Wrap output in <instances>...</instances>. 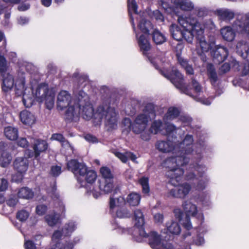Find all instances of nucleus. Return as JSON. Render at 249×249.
<instances>
[{"label":"nucleus","instance_id":"51","mask_svg":"<svg viewBox=\"0 0 249 249\" xmlns=\"http://www.w3.org/2000/svg\"><path fill=\"white\" fill-rule=\"evenodd\" d=\"M48 208L44 204L37 205L36 208V212L37 214L43 215L45 214L47 211Z\"/></svg>","mask_w":249,"mask_h":249},{"label":"nucleus","instance_id":"10","mask_svg":"<svg viewBox=\"0 0 249 249\" xmlns=\"http://www.w3.org/2000/svg\"><path fill=\"white\" fill-rule=\"evenodd\" d=\"M67 169L71 172L76 177L78 182L83 185L84 181H81L80 176L86 172L87 166L83 162H80L77 159H71L66 164Z\"/></svg>","mask_w":249,"mask_h":249},{"label":"nucleus","instance_id":"63","mask_svg":"<svg viewBox=\"0 0 249 249\" xmlns=\"http://www.w3.org/2000/svg\"><path fill=\"white\" fill-rule=\"evenodd\" d=\"M150 133L148 132L142 131L141 134V139L144 141H148L151 138Z\"/></svg>","mask_w":249,"mask_h":249},{"label":"nucleus","instance_id":"20","mask_svg":"<svg viewBox=\"0 0 249 249\" xmlns=\"http://www.w3.org/2000/svg\"><path fill=\"white\" fill-rule=\"evenodd\" d=\"M155 147L162 153L170 152L174 149L173 143L170 141H158L156 143Z\"/></svg>","mask_w":249,"mask_h":249},{"label":"nucleus","instance_id":"12","mask_svg":"<svg viewBox=\"0 0 249 249\" xmlns=\"http://www.w3.org/2000/svg\"><path fill=\"white\" fill-rule=\"evenodd\" d=\"M191 189L190 185L185 183L171 189L167 196L174 198H184L189 194Z\"/></svg>","mask_w":249,"mask_h":249},{"label":"nucleus","instance_id":"60","mask_svg":"<svg viewBox=\"0 0 249 249\" xmlns=\"http://www.w3.org/2000/svg\"><path fill=\"white\" fill-rule=\"evenodd\" d=\"M8 187V181L5 178H0V191H4Z\"/></svg>","mask_w":249,"mask_h":249},{"label":"nucleus","instance_id":"53","mask_svg":"<svg viewBox=\"0 0 249 249\" xmlns=\"http://www.w3.org/2000/svg\"><path fill=\"white\" fill-rule=\"evenodd\" d=\"M130 1H129L127 0V6H128V11L132 10L133 11L135 14H137V9H138V5L137 4V3L135 1V0H130Z\"/></svg>","mask_w":249,"mask_h":249},{"label":"nucleus","instance_id":"5","mask_svg":"<svg viewBox=\"0 0 249 249\" xmlns=\"http://www.w3.org/2000/svg\"><path fill=\"white\" fill-rule=\"evenodd\" d=\"M49 91L48 85L45 83L39 84L34 93L36 101L39 103L45 101L46 108L51 109L54 105V96L51 95H48Z\"/></svg>","mask_w":249,"mask_h":249},{"label":"nucleus","instance_id":"9","mask_svg":"<svg viewBox=\"0 0 249 249\" xmlns=\"http://www.w3.org/2000/svg\"><path fill=\"white\" fill-rule=\"evenodd\" d=\"M31 147L33 150L27 149L25 150L24 156L28 158L37 159L41 153L45 152L47 150L48 144L45 140L36 139Z\"/></svg>","mask_w":249,"mask_h":249},{"label":"nucleus","instance_id":"22","mask_svg":"<svg viewBox=\"0 0 249 249\" xmlns=\"http://www.w3.org/2000/svg\"><path fill=\"white\" fill-rule=\"evenodd\" d=\"M188 179H196L198 180V182L196 186V190L199 191H202L205 189L206 185L209 181V179L207 177H204L202 178L196 177V175L194 173H190L187 176Z\"/></svg>","mask_w":249,"mask_h":249},{"label":"nucleus","instance_id":"48","mask_svg":"<svg viewBox=\"0 0 249 249\" xmlns=\"http://www.w3.org/2000/svg\"><path fill=\"white\" fill-rule=\"evenodd\" d=\"M195 170L197 172V175L196 176H197V177L202 178L204 177H207L206 176H204L205 172L206 170L205 166L197 164L195 167Z\"/></svg>","mask_w":249,"mask_h":249},{"label":"nucleus","instance_id":"49","mask_svg":"<svg viewBox=\"0 0 249 249\" xmlns=\"http://www.w3.org/2000/svg\"><path fill=\"white\" fill-rule=\"evenodd\" d=\"M94 109L92 107H89L88 108L84 107L83 112L84 117L87 120L90 119L93 115Z\"/></svg>","mask_w":249,"mask_h":249},{"label":"nucleus","instance_id":"19","mask_svg":"<svg viewBox=\"0 0 249 249\" xmlns=\"http://www.w3.org/2000/svg\"><path fill=\"white\" fill-rule=\"evenodd\" d=\"M0 76L2 80V89L5 92L8 91L14 86V77L11 74L6 72L3 74H0Z\"/></svg>","mask_w":249,"mask_h":249},{"label":"nucleus","instance_id":"3","mask_svg":"<svg viewBox=\"0 0 249 249\" xmlns=\"http://www.w3.org/2000/svg\"><path fill=\"white\" fill-rule=\"evenodd\" d=\"M178 21L180 26L193 35V37L195 36L197 38L203 36L204 32V25L199 22L198 19L193 17L192 15L184 17H179Z\"/></svg>","mask_w":249,"mask_h":249},{"label":"nucleus","instance_id":"6","mask_svg":"<svg viewBox=\"0 0 249 249\" xmlns=\"http://www.w3.org/2000/svg\"><path fill=\"white\" fill-rule=\"evenodd\" d=\"M100 172L103 177L102 180H99V188L105 193H108L112 191L113 188V175L111 170L107 166L100 168Z\"/></svg>","mask_w":249,"mask_h":249},{"label":"nucleus","instance_id":"55","mask_svg":"<svg viewBox=\"0 0 249 249\" xmlns=\"http://www.w3.org/2000/svg\"><path fill=\"white\" fill-rule=\"evenodd\" d=\"M231 69V65L228 63H225L219 68V74H224L228 72Z\"/></svg>","mask_w":249,"mask_h":249},{"label":"nucleus","instance_id":"1","mask_svg":"<svg viewBox=\"0 0 249 249\" xmlns=\"http://www.w3.org/2000/svg\"><path fill=\"white\" fill-rule=\"evenodd\" d=\"M153 65L157 70H159L160 73L163 76L170 80L172 83L177 89H179L181 92L190 97H193L192 89L191 88V85H185L183 82V76L178 70L177 69L172 70L170 72L167 73L160 69L157 64L154 63ZM191 86L193 87L195 92L196 93L200 92L202 90L201 86L200 84L194 78H192Z\"/></svg>","mask_w":249,"mask_h":249},{"label":"nucleus","instance_id":"28","mask_svg":"<svg viewBox=\"0 0 249 249\" xmlns=\"http://www.w3.org/2000/svg\"><path fill=\"white\" fill-rule=\"evenodd\" d=\"M207 75L212 86H214L218 81V76L214 66L209 64L207 68Z\"/></svg>","mask_w":249,"mask_h":249},{"label":"nucleus","instance_id":"38","mask_svg":"<svg viewBox=\"0 0 249 249\" xmlns=\"http://www.w3.org/2000/svg\"><path fill=\"white\" fill-rule=\"evenodd\" d=\"M133 126V123L129 118H124L122 122V133L127 135L131 130Z\"/></svg>","mask_w":249,"mask_h":249},{"label":"nucleus","instance_id":"29","mask_svg":"<svg viewBox=\"0 0 249 249\" xmlns=\"http://www.w3.org/2000/svg\"><path fill=\"white\" fill-rule=\"evenodd\" d=\"M182 207L186 213V215L195 216L197 212V207L189 201H185L182 204Z\"/></svg>","mask_w":249,"mask_h":249},{"label":"nucleus","instance_id":"13","mask_svg":"<svg viewBox=\"0 0 249 249\" xmlns=\"http://www.w3.org/2000/svg\"><path fill=\"white\" fill-rule=\"evenodd\" d=\"M213 61L215 64H219L224 62L229 54L228 49L223 46H216L211 52Z\"/></svg>","mask_w":249,"mask_h":249},{"label":"nucleus","instance_id":"24","mask_svg":"<svg viewBox=\"0 0 249 249\" xmlns=\"http://www.w3.org/2000/svg\"><path fill=\"white\" fill-rule=\"evenodd\" d=\"M174 3L177 8L185 11H192L194 7L193 3L189 0H175Z\"/></svg>","mask_w":249,"mask_h":249},{"label":"nucleus","instance_id":"57","mask_svg":"<svg viewBox=\"0 0 249 249\" xmlns=\"http://www.w3.org/2000/svg\"><path fill=\"white\" fill-rule=\"evenodd\" d=\"M25 249H36V246L34 242L30 240H27L24 244Z\"/></svg>","mask_w":249,"mask_h":249},{"label":"nucleus","instance_id":"4","mask_svg":"<svg viewBox=\"0 0 249 249\" xmlns=\"http://www.w3.org/2000/svg\"><path fill=\"white\" fill-rule=\"evenodd\" d=\"M139 232L141 236L148 238L149 244L153 249H172V245L166 241L162 242L160 235L155 231L146 233L144 229H141Z\"/></svg>","mask_w":249,"mask_h":249},{"label":"nucleus","instance_id":"25","mask_svg":"<svg viewBox=\"0 0 249 249\" xmlns=\"http://www.w3.org/2000/svg\"><path fill=\"white\" fill-rule=\"evenodd\" d=\"M221 35L223 38L227 41L231 42L234 40L235 33L232 28L230 26L225 27L221 29Z\"/></svg>","mask_w":249,"mask_h":249},{"label":"nucleus","instance_id":"33","mask_svg":"<svg viewBox=\"0 0 249 249\" xmlns=\"http://www.w3.org/2000/svg\"><path fill=\"white\" fill-rule=\"evenodd\" d=\"M139 183L142 188V193L146 196H150V186L148 177L143 176L139 179Z\"/></svg>","mask_w":249,"mask_h":249},{"label":"nucleus","instance_id":"45","mask_svg":"<svg viewBox=\"0 0 249 249\" xmlns=\"http://www.w3.org/2000/svg\"><path fill=\"white\" fill-rule=\"evenodd\" d=\"M237 47L238 48V51L240 52L241 56L245 58L247 57L249 53V47L246 43L242 44L239 42L237 44Z\"/></svg>","mask_w":249,"mask_h":249},{"label":"nucleus","instance_id":"56","mask_svg":"<svg viewBox=\"0 0 249 249\" xmlns=\"http://www.w3.org/2000/svg\"><path fill=\"white\" fill-rule=\"evenodd\" d=\"M165 129L167 135H170L174 131L177 130L176 126L172 124H166Z\"/></svg>","mask_w":249,"mask_h":249},{"label":"nucleus","instance_id":"50","mask_svg":"<svg viewBox=\"0 0 249 249\" xmlns=\"http://www.w3.org/2000/svg\"><path fill=\"white\" fill-rule=\"evenodd\" d=\"M61 167L58 165H53L51 168L50 174L53 177H58L61 173Z\"/></svg>","mask_w":249,"mask_h":249},{"label":"nucleus","instance_id":"2","mask_svg":"<svg viewBox=\"0 0 249 249\" xmlns=\"http://www.w3.org/2000/svg\"><path fill=\"white\" fill-rule=\"evenodd\" d=\"M189 161V159L184 155H178L168 158L165 160L168 171L166 172V176L171 180L175 179L177 182L183 175L184 170L182 166L186 165Z\"/></svg>","mask_w":249,"mask_h":249},{"label":"nucleus","instance_id":"30","mask_svg":"<svg viewBox=\"0 0 249 249\" xmlns=\"http://www.w3.org/2000/svg\"><path fill=\"white\" fill-rule=\"evenodd\" d=\"M138 27L142 33L147 35L150 34V30L153 28L151 22L144 18H142L140 21Z\"/></svg>","mask_w":249,"mask_h":249},{"label":"nucleus","instance_id":"46","mask_svg":"<svg viewBox=\"0 0 249 249\" xmlns=\"http://www.w3.org/2000/svg\"><path fill=\"white\" fill-rule=\"evenodd\" d=\"M8 69L7 60L4 55H0V74H3Z\"/></svg>","mask_w":249,"mask_h":249},{"label":"nucleus","instance_id":"18","mask_svg":"<svg viewBox=\"0 0 249 249\" xmlns=\"http://www.w3.org/2000/svg\"><path fill=\"white\" fill-rule=\"evenodd\" d=\"M20 121L25 125L31 126L36 122L35 116L26 109L21 111L19 113Z\"/></svg>","mask_w":249,"mask_h":249},{"label":"nucleus","instance_id":"17","mask_svg":"<svg viewBox=\"0 0 249 249\" xmlns=\"http://www.w3.org/2000/svg\"><path fill=\"white\" fill-rule=\"evenodd\" d=\"M235 25L239 27V30L242 33L249 36V13L242 17L240 19L236 20Z\"/></svg>","mask_w":249,"mask_h":249},{"label":"nucleus","instance_id":"40","mask_svg":"<svg viewBox=\"0 0 249 249\" xmlns=\"http://www.w3.org/2000/svg\"><path fill=\"white\" fill-rule=\"evenodd\" d=\"M162 122L160 120H155L152 123L149 131L151 133L157 134L161 131V127L162 126Z\"/></svg>","mask_w":249,"mask_h":249},{"label":"nucleus","instance_id":"64","mask_svg":"<svg viewBox=\"0 0 249 249\" xmlns=\"http://www.w3.org/2000/svg\"><path fill=\"white\" fill-rule=\"evenodd\" d=\"M63 236V233L61 231L59 230L55 231L53 234V240H60Z\"/></svg>","mask_w":249,"mask_h":249},{"label":"nucleus","instance_id":"41","mask_svg":"<svg viewBox=\"0 0 249 249\" xmlns=\"http://www.w3.org/2000/svg\"><path fill=\"white\" fill-rule=\"evenodd\" d=\"M65 111L64 114V119L67 123L71 122L75 115V108L74 106H70Z\"/></svg>","mask_w":249,"mask_h":249},{"label":"nucleus","instance_id":"32","mask_svg":"<svg viewBox=\"0 0 249 249\" xmlns=\"http://www.w3.org/2000/svg\"><path fill=\"white\" fill-rule=\"evenodd\" d=\"M153 42L157 45H160L166 41L165 36L157 29H154L152 33Z\"/></svg>","mask_w":249,"mask_h":249},{"label":"nucleus","instance_id":"54","mask_svg":"<svg viewBox=\"0 0 249 249\" xmlns=\"http://www.w3.org/2000/svg\"><path fill=\"white\" fill-rule=\"evenodd\" d=\"M152 17L157 21H159L160 22L164 21V16L159 10H156L153 12Z\"/></svg>","mask_w":249,"mask_h":249},{"label":"nucleus","instance_id":"61","mask_svg":"<svg viewBox=\"0 0 249 249\" xmlns=\"http://www.w3.org/2000/svg\"><path fill=\"white\" fill-rule=\"evenodd\" d=\"M115 155L124 163H126L128 160L127 157L124 153L120 152H117L115 153Z\"/></svg>","mask_w":249,"mask_h":249},{"label":"nucleus","instance_id":"58","mask_svg":"<svg viewBox=\"0 0 249 249\" xmlns=\"http://www.w3.org/2000/svg\"><path fill=\"white\" fill-rule=\"evenodd\" d=\"M52 139L54 140L57 141L61 142H63L65 141V138L63 135L60 133H55L52 135Z\"/></svg>","mask_w":249,"mask_h":249},{"label":"nucleus","instance_id":"27","mask_svg":"<svg viewBox=\"0 0 249 249\" xmlns=\"http://www.w3.org/2000/svg\"><path fill=\"white\" fill-rule=\"evenodd\" d=\"M134 215L135 221V226L139 229V231L143 228L144 224V219L143 213L140 209H136L134 212Z\"/></svg>","mask_w":249,"mask_h":249},{"label":"nucleus","instance_id":"15","mask_svg":"<svg viewBox=\"0 0 249 249\" xmlns=\"http://www.w3.org/2000/svg\"><path fill=\"white\" fill-rule=\"evenodd\" d=\"M71 97L68 91H61L57 96V106L61 109L70 106Z\"/></svg>","mask_w":249,"mask_h":249},{"label":"nucleus","instance_id":"59","mask_svg":"<svg viewBox=\"0 0 249 249\" xmlns=\"http://www.w3.org/2000/svg\"><path fill=\"white\" fill-rule=\"evenodd\" d=\"M18 144L21 147L27 148L29 146V142L26 138H21L18 141Z\"/></svg>","mask_w":249,"mask_h":249},{"label":"nucleus","instance_id":"35","mask_svg":"<svg viewBox=\"0 0 249 249\" xmlns=\"http://www.w3.org/2000/svg\"><path fill=\"white\" fill-rule=\"evenodd\" d=\"M166 227L168 232L173 234L178 235L180 233L181 228L177 222L171 221L166 223Z\"/></svg>","mask_w":249,"mask_h":249},{"label":"nucleus","instance_id":"43","mask_svg":"<svg viewBox=\"0 0 249 249\" xmlns=\"http://www.w3.org/2000/svg\"><path fill=\"white\" fill-rule=\"evenodd\" d=\"M45 219L48 225L51 227H53L58 223L59 218L57 217L56 214L54 213L53 214L46 215L45 216Z\"/></svg>","mask_w":249,"mask_h":249},{"label":"nucleus","instance_id":"7","mask_svg":"<svg viewBox=\"0 0 249 249\" xmlns=\"http://www.w3.org/2000/svg\"><path fill=\"white\" fill-rule=\"evenodd\" d=\"M100 119L105 118L107 120V125L111 129H115L117 127V115L114 109L109 106L104 107L99 106L96 110Z\"/></svg>","mask_w":249,"mask_h":249},{"label":"nucleus","instance_id":"23","mask_svg":"<svg viewBox=\"0 0 249 249\" xmlns=\"http://www.w3.org/2000/svg\"><path fill=\"white\" fill-rule=\"evenodd\" d=\"M194 139L193 135L189 134L186 135L183 141V144H185L187 147L182 148L180 154L179 155H184L186 156L187 155L191 153L193 150L191 147H190V146L192 145Z\"/></svg>","mask_w":249,"mask_h":249},{"label":"nucleus","instance_id":"21","mask_svg":"<svg viewBox=\"0 0 249 249\" xmlns=\"http://www.w3.org/2000/svg\"><path fill=\"white\" fill-rule=\"evenodd\" d=\"M138 43L141 51L143 55H147L151 49V44L149 40L144 35H141L138 39Z\"/></svg>","mask_w":249,"mask_h":249},{"label":"nucleus","instance_id":"42","mask_svg":"<svg viewBox=\"0 0 249 249\" xmlns=\"http://www.w3.org/2000/svg\"><path fill=\"white\" fill-rule=\"evenodd\" d=\"M183 227L187 231L182 235V237L185 239L187 236L191 235V232L189 231L192 228L189 215H186L185 221L182 223Z\"/></svg>","mask_w":249,"mask_h":249},{"label":"nucleus","instance_id":"47","mask_svg":"<svg viewBox=\"0 0 249 249\" xmlns=\"http://www.w3.org/2000/svg\"><path fill=\"white\" fill-rule=\"evenodd\" d=\"M29 216V213L28 212L24 210L19 211L17 213V218L20 221H26Z\"/></svg>","mask_w":249,"mask_h":249},{"label":"nucleus","instance_id":"31","mask_svg":"<svg viewBox=\"0 0 249 249\" xmlns=\"http://www.w3.org/2000/svg\"><path fill=\"white\" fill-rule=\"evenodd\" d=\"M18 196L19 198L30 199L34 197V192L32 189H30L27 187H23L19 190L18 193Z\"/></svg>","mask_w":249,"mask_h":249},{"label":"nucleus","instance_id":"62","mask_svg":"<svg viewBox=\"0 0 249 249\" xmlns=\"http://www.w3.org/2000/svg\"><path fill=\"white\" fill-rule=\"evenodd\" d=\"M128 213L127 210L123 209L118 210L116 212V215L119 218H125L128 217Z\"/></svg>","mask_w":249,"mask_h":249},{"label":"nucleus","instance_id":"39","mask_svg":"<svg viewBox=\"0 0 249 249\" xmlns=\"http://www.w3.org/2000/svg\"><path fill=\"white\" fill-rule=\"evenodd\" d=\"M217 15L222 20H230L234 17V13L227 10H217Z\"/></svg>","mask_w":249,"mask_h":249},{"label":"nucleus","instance_id":"8","mask_svg":"<svg viewBox=\"0 0 249 249\" xmlns=\"http://www.w3.org/2000/svg\"><path fill=\"white\" fill-rule=\"evenodd\" d=\"M169 31L173 38L177 41H180L184 40L189 43L193 40V35L190 32L184 29L182 26H179L176 24H172L169 27Z\"/></svg>","mask_w":249,"mask_h":249},{"label":"nucleus","instance_id":"44","mask_svg":"<svg viewBox=\"0 0 249 249\" xmlns=\"http://www.w3.org/2000/svg\"><path fill=\"white\" fill-rule=\"evenodd\" d=\"M193 14L196 15L198 18H203L207 16L208 11L204 7H194L193 10Z\"/></svg>","mask_w":249,"mask_h":249},{"label":"nucleus","instance_id":"16","mask_svg":"<svg viewBox=\"0 0 249 249\" xmlns=\"http://www.w3.org/2000/svg\"><path fill=\"white\" fill-rule=\"evenodd\" d=\"M85 177V180L81 179V181H83V185L80 184L81 187L87 188L88 184H93L97 178V174L95 171L93 170H88L87 167L86 172L84 173L83 175L80 176V178L81 177Z\"/></svg>","mask_w":249,"mask_h":249},{"label":"nucleus","instance_id":"14","mask_svg":"<svg viewBox=\"0 0 249 249\" xmlns=\"http://www.w3.org/2000/svg\"><path fill=\"white\" fill-rule=\"evenodd\" d=\"M28 157H18L16 158L14 162V169L20 174L25 173L28 169L29 161Z\"/></svg>","mask_w":249,"mask_h":249},{"label":"nucleus","instance_id":"34","mask_svg":"<svg viewBox=\"0 0 249 249\" xmlns=\"http://www.w3.org/2000/svg\"><path fill=\"white\" fill-rule=\"evenodd\" d=\"M141 196L137 193H131L129 194L126 198V202L129 205L136 206L140 202Z\"/></svg>","mask_w":249,"mask_h":249},{"label":"nucleus","instance_id":"52","mask_svg":"<svg viewBox=\"0 0 249 249\" xmlns=\"http://www.w3.org/2000/svg\"><path fill=\"white\" fill-rule=\"evenodd\" d=\"M176 56L178 63L182 67L184 68L188 65V61L181 57V53L180 52H177L176 53Z\"/></svg>","mask_w":249,"mask_h":249},{"label":"nucleus","instance_id":"11","mask_svg":"<svg viewBox=\"0 0 249 249\" xmlns=\"http://www.w3.org/2000/svg\"><path fill=\"white\" fill-rule=\"evenodd\" d=\"M150 120L149 116L145 114L140 113L136 117L132 128V131L135 134H140L146 128L148 122Z\"/></svg>","mask_w":249,"mask_h":249},{"label":"nucleus","instance_id":"26","mask_svg":"<svg viewBox=\"0 0 249 249\" xmlns=\"http://www.w3.org/2000/svg\"><path fill=\"white\" fill-rule=\"evenodd\" d=\"M4 134L7 139L15 141L18 137V129L11 126H6L4 128Z\"/></svg>","mask_w":249,"mask_h":249},{"label":"nucleus","instance_id":"36","mask_svg":"<svg viewBox=\"0 0 249 249\" xmlns=\"http://www.w3.org/2000/svg\"><path fill=\"white\" fill-rule=\"evenodd\" d=\"M155 108L156 106L154 104L151 103H147L143 109V113H142L148 116L150 119L151 118L154 119L156 116Z\"/></svg>","mask_w":249,"mask_h":249},{"label":"nucleus","instance_id":"37","mask_svg":"<svg viewBox=\"0 0 249 249\" xmlns=\"http://www.w3.org/2000/svg\"><path fill=\"white\" fill-rule=\"evenodd\" d=\"M180 114V111L176 107H170L167 112L165 114L163 119L166 120H172L177 118Z\"/></svg>","mask_w":249,"mask_h":249}]
</instances>
